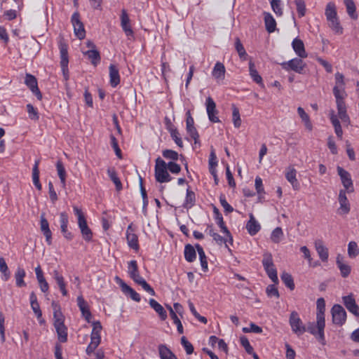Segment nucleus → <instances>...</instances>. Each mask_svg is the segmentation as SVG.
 Instances as JSON below:
<instances>
[{
	"label": "nucleus",
	"instance_id": "393cba45",
	"mask_svg": "<svg viewBox=\"0 0 359 359\" xmlns=\"http://www.w3.org/2000/svg\"><path fill=\"white\" fill-rule=\"evenodd\" d=\"M292 46L295 52V53L301 58L307 57V53L306 52L304 44L303 41L298 39L295 38L292 42Z\"/></svg>",
	"mask_w": 359,
	"mask_h": 359
},
{
	"label": "nucleus",
	"instance_id": "412c9836",
	"mask_svg": "<svg viewBox=\"0 0 359 359\" xmlns=\"http://www.w3.org/2000/svg\"><path fill=\"white\" fill-rule=\"evenodd\" d=\"M109 83L111 87L116 88L121 81V77L119 74V70L118 67L111 64L109 67Z\"/></svg>",
	"mask_w": 359,
	"mask_h": 359
},
{
	"label": "nucleus",
	"instance_id": "1a4fd4ad",
	"mask_svg": "<svg viewBox=\"0 0 359 359\" xmlns=\"http://www.w3.org/2000/svg\"><path fill=\"white\" fill-rule=\"evenodd\" d=\"M205 107L209 120L212 123L220 122L219 118L217 116L218 111L216 109V104L211 97L206 98Z\"/></svg>",
	"mask_w": 359,
	"mask_h": 359
},
{
	"label": "nucleus",
	"instance_id": "5fc2aeb1",
	"mask_svg": "<svg viewBox=\"0 0 359 359\" xmlns=\"http://www.w3.org/2000/svg\"><path fill=\"white\" fill-rule=\"evenodd\" d=\"M281 280L283 283L290 290H293L294 289V283L292 276L286 272H283L280 276Z\"/></svg>",
	"mask_w": 359,
	"mask_h": 359
},
{
	"label": "nucleus",
	"instance_id": "603ef678",
	"mask_svg": "<svg viewBox=\"0 0 359 359\" xmlns=\"http://www.w3.org/2000/svg\"><path fill=\"white\" fill-rule=\"evenodd\" d=\"M218 164L217 158L215 154V150L212 149L210 151L209 160H208V167L210 172H213L214 170H217V166Z\"/></svg>",
	"mask_w": 359,
	"mask_h": 359
},
{
	"label": "nucleus",
	"instance_id": "f3484780",
	"mask_svg": "<svg viewBox=\"0 0 359 359\" xmlns=\"http://www.w3.org/2000/svg\"><path fill=\"white\" fill-rule=\"evenodd\" d=\"M40 228L46 238V243L48 245H50L52 243V233L49 228L48 222L46 219L44 214H42L40 217Z\"/></svg>",
	"mask_w": 359,
	"mask_h": 359
},
{
	"label": "nucleus",
	"instance_id": "c03bdc74",
	"mask_svg": "<svg viewBox=\"0 0 359 359\" xmlns=\"http://www.w3.org/2000/svg\"><path fill=\"white\" fill-rule=\"evenodd\" d=\"M231 109H232V122H233V126L236 128H239L241 126V123H242L239 109L234 104H233L231 105Z\"/></svg>",
	"mask_w": 359,
	"mask_h": 359
},
{
	"label": "nucleus",
	"instance_id": "ddd939ff",
	"mask_svg": "<svg viewBox=\"0 0 359 359\" xmlns=\"http://www.w3.org/2000/svg\"><path fill=\"white\" fill-rule=\"evenodd\" d=\"M77 305L81 312L82 317H83L88 323H91L93 316L88 303L82 296H79L77 297Z\"/></svg>",
	"mask_w": 359,
	"mask_h": 359
},
{
	"label": "nucleus",
	"instance_id": "de8ad7c7",
	"mask_svg": "<svg viewBox=\"0 0 359 359\" xmlns=\"http://www.w3.org/2000/svg\"><path fill=\"white\" fill-rule=\"evenodd\" d=\"M325 15L326 17V20H330L331 18H334L337 17V8L333 2H329L326 7L325 11Z\"/></svg>",
	"mask_w": 359,
	"mask_h": 359
},
{
	"label": "nucleus",
	"instance_id": "e2e57ef3",
	"mask_svg": "<svg viewBox=\"0 0 359 359\" xmlns=\"http://www.w3.org/2000/svg\"><path fill=\"white\" fill-rule=\"evenodd\" d=\"M294 4L296 5V8L298 13V15L299 18H302L305 15L306 8V4L304 0H294Z\"/></svg>",
	"mask_w": 359,
	"mask_h": 359
},
{
	"label": "nucleus",
	"instance_id": "f03ea898",
	"mask_svg": "<svg viewBox=\"0 0 359 359\" xmlns=\"http://www.w3.org/2000/svg\"><path fill=\"white\" fill-rule=\"evenodd\" d=\"M167 163L160 157L155 161L154 176L156 182L159 183L169 182L172 180L167 168Z\"/></svg>",
	"mask_w": 359,
	"mask_h": 359
},
{
	"label": "nucleus",
	"instance_id": "69168bd1",
	"mask_svg": "<svg viewBox=\"0 0 359 359\" xmlns=\"http://www.w3.org/2000/svg\"><path fill=\"white\" fill-rule=\"evenodd\" d=\"M92 323L93 330L90 336L101 337L100 333L102 330V326L100 321H93Z\"/></svg>",
	"mask_w": 359,
	"mask_h": 359
},
{
	"label": "nucleus",
	"instance_id": "a19ab883",
	"mask_svg": "<svg viewBox=\"0 0 359 359\" xmlns=\"http://www.w3.org/2000/svg\"><path fill=\"white\" fill-rule=\"evenodd\" d=\"M196 202V195L195 193L190 190L189 189H187L186 197L184 200V203L183 204V207L187 210L191 208Z\"/></svg>",
	"mask_w": 359,
	"mask_h": 359
},
{
	"label": "nucleus",
	"instance_id": "aec40b11",
	"mask_svg": "<svg viewBox=\"0 0 359 359\" xmlns=\"http://www.w3.org/2000/svg\"><path fill=\"white\" fill-rule=\"evenodd\" d=\"M336 263L337 267L340 271V273L343 278H346L349 276L351 271V267L344 260V257L339 254L337 256Z\"/></svg>",
	"mask_w": 359,
	"mask_h": 359
},
{
	"label": "nucleus",
	"instance_id": "37998d69",
	"mask_svg": "<svg viewBox=\"0 0 359 359\" xmlns=\"http://www.w3.org/2000/svg\"><path fill=\"white\" fill-rule=\"evenodd\" d=\"M56 169L62 187H65L67 173L62 162L60 160L56 163Z\"/></svg>",
	"mask_w": 359,
	"mask_h": 359
},
{
	"label": "nucleus",
	"instance_id": "6e6d98bb",
	"mask_svg": "<svg viewBox=\"0 0 359 359\" xmlns=\"http://www.w3.org/2000/svg\"><path fill=\"white\" fill-rule=\"evenodd\" d=\"M60 62H69L68 46L65 43L60 42L59 44Z\"/></svg>",
	"mask_w": 359,
	"mask_h": 359
},
{
	"label": "nucleus",
	"instance_id": "c756f323",
	"mask_svg": "<svg viewBox=\"0 0 359 359\" xmlns=\"http://www.w3.org/2000/svg\"><path fill=\"white\" fill-rule=\"evenodd\" d=\"M285 178L291 184L294 190L299 188V183L297 179V170L294 168H288L285 171Z\"/></svg>",
	"mask_w": 359,
	"mask_h": 359
},
{
	"label": "nucleus",
	"instance_id": "4be33fe9",
	"mask_svg": "<svg viewBox=\"0 0 359 359\" xmlns=\"http://www.w3.org/2000/svg\"><path fill=\"white\" fill-rule=\"evenodd\" d=\"M126 240L128 246L135 250L139 249L137 236L133 232L132 226L129 225L126 230Z\"/></svg>",
	"mask_w": 359,
	"mask_h": 359
},
{
	"label": "nucleus",
	"instance_id": "cd10ccee",
	"mask_svg": "<svg viewBox=\"0 0 359 359\" xmlns=\"http://www.w3.org/2000/svg\"><path fill=\"white\" fill-rule=\"evenodd\" d=\"M73 211H74V215L77 217V223H78L79 228L80 229V231H82L83 229L88 228L86 219L85 217V215H84L82 210L80 208H79L78 206L74 205Z\"/></svg>",
	"mask_w": 359,
	"mask_h": 359
},
{
	"label": "nucleus",
	"instance_id": "4c0bfd02",
	"mask_svg": "<svg viewBox=\"0 0 359 359\" xmlns=\"http://www.w3.org/2000/svg\"><path fill=\"white\" fill-rule=\"evenodd\" d=\"M264 23L266 29L269 33H272L275 31L276 22L271 13H264Z\"/></svg>",
	"mask_w": 359,
	"mask_h": 359
},
{
	"label": "nucleus",
	"instance_id": "864d4df0",
	"mask_svg": "<svg viewBox=\"0 0 359 359\" xmlns=\"http://www.w3.org/2000/svg\"><path fill=\"white\" fill-rule=\"evenodd\" d=\"M235 48L238 52L240 59L242 60H246L248 58V54L238 38L236 39Z\"/></svg>",
	"mask_w": 359,
	"mask_h": 359
},
{
	"label": "nucleus",
	"instance_id": "9b49d317",
	"mask_svg": "<svg viewBox=\"0 0 359 359\" xmlns=\"http://www.w3.org/2000/svg\"><path fill=\"white\" fill-rule=\"evenodd\" d=\"M25 83L32 93L36 95L39 100L42 99V94L38 87L37 80L35 76L30 74H27L25 79Z\"/></svg>",
	"mask_w": 359,
	"mask_h": 359
},
{
	"label": "nucleus",
	"instance_id": "3c124183",
	"mask_svg": "<svg viewBox=\"0 0 359 359\" xmlns=\"http://www.w3.org/2000/svg\"><path fill=\"white\" fill-rule=\"evenodd\" d=\"M158 351L161 359H177L171 351L164 345H160Z\"/></svg>",
	"mask_w": 359,
	"mask_h": 359
},
{
	"label": "nucleus",
	"instance_id": "774afa93",
	"mask_svg": "<svg viewBox=\"0 0 359 359\" xmlns=\"http://www.w3.org/2000/svg\"><path fill=\"white\" fill-rule=\"evenodd\" d=\"M271 6L273 11L278 16L283 15L281 1L280 0H272Z\"/></svg>",
	"mask_w": 359,
	"mask_h": 359
},
{
	"label": "nucleus",
	"instance_id": "338daca9",
	"mask_svg": "<svg viewBox=\"0 0 359 359\" xmlns=\"http://www.w3.org/2000/svg\"><path fill=\"white\" fill-rule=\"evenodd\" d=\"M344 4L346 8L348 14L353 18H355V6L353 0H344Z\"/></svg>",
	"mask_w": 359,
	"mask_h": 359
},
{
	"label": "nucleus",
	"instance_id": "09e8293b",
	"mask_svg": "<svg viewBox=\"0 0 359 359\" xmlns=\"http://www.w3.org/2000/svg\"><path fill=\"white\" fill-rule=\"evenodd\" d=\"M168 309L170 311V318L173 320V323L177 326V332L180 334H182L184 332V328L181 323V320L178 318L177 315L175 314V311H173V309H172L171 306H168Z\"/></svg>",
	"mask_w": 359,
	"mask_h": 359
},
{
	"label": "nucleus",
	"instance_id": "dca6fc26",
	"mask_svg": "<svg viewBox=\"0 0 359 359\" xmlns=\"http://www.w3.org/2000/svg\"><path fill=\"white\" fill-rule=\"evenodd\" d=\"M344 304L349 312L354 316H359V306L356 304L355 299L352 294L344 296L342 297Z\"/></svg>",
	"mask_w": 359,
	"mask_h": 359
},
{
	"label": "nucleus",
	"instance_id": "ea45409f",
	"mask_svg": "<svg viewBox=\"0 0 359 359\" xmlns=\"http://www.w3.org/2000/svg\"><path fill=\"white\" fill-rule=\"evenodd\" d=\"M196 249L198 256H199V259H200L202 270L204 272H206L208 270V266L207 257L205 254V252H204L203 248L199 244L196 245Z\"/></svg>",
	"mask_w": 359,
	"mask_h": 359
},
{
	"label": "nucleus",
	"instance_id": "a878e982",
	"mask_svg": "<svg viewBox=\"0 0 359 359\" xmlns=\"http://www.w3.org/2000/svg\"><path fill=\"white\" fill-rule=\"evenodd\" d=\"M314 245L321 261L327 262L329 257L328 249L323 245V242L321 240H316Z\"/></svg>",
	"mask_w": 359,
	"mask_h": 359
},
{
	"label": "nucleus",
	"instance_id": "5701e85b",
	"mask_svg": "<svg viewBox=\"0 0 359 359\" xmlns=\"http://www.w3.org/2000/svg\"><path fill=\"white\" fill-rule=\"evenodd\" d=\"M121 25L128 37L133 36L134 32L130 25V19L125 10L122 11L121 15Z\"/></svg>",
	"mask_w": 359,
	"mask_h": 359
},
{
	"label": "nucleus",
	"instance_id": "f704fd0d",
	"mask_svg": "<svg viewBox=\"0 0 359 359\" xmlns=\"http://www.w3.org/2000/svg\"><path fill=\"white\" fill-rule=\"evenodd\" d=\"M39 160H36L34 165L32 168V181L35 187L41 191L42 189L41 184L39 181Z\"/></svg>",
	"mask_w": 359,
	"mask_h": 359
},
{
	"label": "nucleus",
	"instance_id": "79ce46f5",
	"mask_svg": "<svg viewBox=\"0 0 359 359\" xmlns=\"http://www.w3.org/2000/svg\"><path fill=\"white\" fill-rule=\"evenodd\" d=\"M184 258L188 262H193L196 258V249L191 244H187L184 247Z\"/></svg>",
	"mask_w": 359,
	"mask_h": 359
},
{
	"label": "nucleus",
	"instance_id": "6ab92c4d",
	"mask_svg": "<svg viewBox=\"0 0 359 359\" xmlns=\"http://www.w3.org/2000/svg\"><path fill=\"white\" fill-rule=\"evenodd\" d=\"M345 99L336 100V104L338 111V118L346 124H348L349 117L346 113V106L344 102Z\"/></svg>",
	"mask_w": 359,
	"mask_h": 359
},
{
	"label": "nucleus",
	"instance_id": "49530a36",
	"mask_svg": "<svg viewBox=\"0 0 359 359\" xmlns=\"http://www.w3.org/2000/svg\"><path fill=\"white\" fill-rule=\"evenodd\" d=\"M88 57L94 66H96L100 61V53L95 49H90L83 53Z\"/></svg>",
	"mask_w": 359,
	"mask_h": 359
},
{
	"label": "nucleus",
	"instance_id": "a18cd8bd",
	"mask_svg": "<svg viewBox=\"0 0 359 359\" xmlns=\"http://www.w3.org/2000/svg\"><path fill=\"white\" fill-rule=\"evenodd\" d=\"M26 276L24 269L18 267L15 273V278L16 285L19 287H25L26 283L24 281V278Z\"/></svg>",
	"mask_w": 359,
	"mask_h": 359
},
{
	"label": "nucleus",
	"instance_id": "2f4dec72",
	"mask_svg": "<svg viewBox=\"0 0 359 359\" xmlns=\"http://www.w3.org/2000/svg\"><path fill=\"white\" fill-rule=\"evenodd\" d=\"M316 322H325V302L323 297L318 298L316 302Z\"/></svg>",
	"mask_w": 359,
	"mask_h": 359
},
{
	"label": "nucleus",
	"instance_id": "b1692460",
	"mask_svg": "<svg viewBox=\"0 0 359 359\" xmlns=\"http://www.w3.org/2000/svg\"><path fill=\"white\" fill-rule=\"evenodd\" d=\"M51 307L53 311V325L65 323V316L61 311L60 305L58 302L53 301Z\"/></svg>",
	"mask_w": 359,
	"mask_h": 359
},
{
	"label": "nucleus",
	"instance_id": "58836bf2",
	"mask_svg": "<svg viewBox=\"0 0 359 359\" xmlns=\"http://www.w3.org/2000/svg\"><path fill=\"white\" fill-rule=\"evenodd\" d=\"M297 113H298L299 116H300L302 122H304L305 128L309 131H311L313 129V125L311 122V120H310V118H309V116L308 115V114L306 113L304 109L301 107H299L297 108Z\"/></svg>",
	"mask_w": 359,
	"mask_h": 359
},
{
	"label": "nucleus",
	"instance_id": "7ed1b4c3",
	"mask_svg": "<svg viewBox=\"0 0 359 359\" xmlns=\"http://www.w3.org/2000/svg\"><path fill=\"white\" fill-rule=\"evenodd\" d=\"M262 264L269 278L274 283H278L277 270L273 262V257L271 253L266 252L263 255Z\"/></svg>",
	"mask_w": 359,
	"mask_h": 359
},
{
	"label": "nucleus",
	"instance_id": "8fccbe9b",
	"mask_svg": "<svg viewBox=\"0 0 359 359\" xmlns=\"http://www.w3.org/2000/svg\"><path fill=\"white\" fill-rule=\"evenodd\" d=\"M107 174L111 180L114 183L116 189L118 191L121 190L122 189V184L117 176L115 169L112 168H108Z\"/></svg>",
	"mask_w": 359,
	"mask_h": 359
},
{
	"label": "nucleus",
	"instance_id": "bf43d9fd",
	"mask_svg": "<svg viewBox=\"0 0 359 359\" xmlns=\"http://www.w3.org/2000/svg\"><path fill=\"white\" fill-rule=\"evenodd\" d=\"M217 224L221 229V231L226 234L227 237H229L231 240H232V237L231 236V233L226 226H225L223 217L221 215H217V217H216Z\"/></svg>",
	"mask_w": 359,
	"mask_h": 359
},
{
	"label": "nucleus",
	"instance_id": "052dcab7",
	"mask_svg": "<svg viewBox=\"0 0 359 359\" xmlns=\"http://www.w3.org/2000/svg\"><path fill=\"white\" fill-rule=\"evenodd\" d=\"M162 154L165 158L170 160V161L173 162L175 161H177L180 157V154L177 151L171 149L163 150Z\"/></svg>",
	"mask_w": 359,
	"mask_h": 359
},
{
	"label": "nucleus",
	"instance_id": "c9c22d12",
	"mask_svg": "<svg viewBox=\"0 0 359 359\" xmlns=\"http://www.w3.org/2000/svg\"><path fill=\"white\" fill-rule=\"evenodd\" d=\"M249 72L250 77L255 83L263 86L262 78L255 69V63L251 59L249 61Z\"/></svg>",
	"mask_w": 359,
	"mask_h": 359
},
{
	"label": "nucleus",
	"instance_id": "39448f33",
	"mask_svg": "<svg viewBox=\"0 0 359 359\" xmlns=\"http://www.w3.org/2000/svg\"><path fill=\"white\" fill-rule=\"evenodd\" d=\"M289 324L293 333L297 336H300L306 332V327L304 325L299 315L295 311L290 313Z\"/></svg>",
	"mask_w": 359,
	"mask_h": 359
},
{
	"label": "nucleus",
	"instance_id": "72a5a7b5",
	"mask_svg": "<svg viewBox=\"0 0 359 359\" xmlns=\"http://www.w3.org/2000/svg\"><path fill=\"white\" fill-rule=\"evenodd\" d=\"M149 306L158 314L162 320L167 318V312L164 308L154 299H150L149 301Z\"/></svg>",
	"mask_w": 359,
	"mask_h": 359
},
{
	"label": "nucleus",
	"instance_id": "7c9ffc66",
	"mask_svg": "<svg viewBox=\"0 0 359 359\" xmlns=\"http://www.w3.org/2000/svg\"><path fill=\"white\" fill-rule=\"evenodd\" d=\"M246 229L251 236H255L261 229L259 223L256 220L252 214L250 215V219L246 224Z\"/></svg>",
	"mask_w": 359,
	"mask_h": 359
},
{
	"label": "nucleus",
	"instance_id": "473e14b6",
	"mask_svg": "<svg viewBox=\"0 0 359 359\" xmlns=\"http://www.w3.org/2000/svg\"><path fill=\"white\" fill-rule=\"evenodd\" d=\"M325 327V322H316L317 332H316V334H313V336L323 346L326 344Z\"/></svg>",
	"mask_w": 359,
	"mask_h": 359
},
{
	"label": "nucleus",
	"instance_id": "4d7b16f0",
	"mask_svg": "<svg viewBox=\"0 0 359 359\" xmlns=\"http://www.w3.org/2000/svg\"><path fill=\"white\" fill-rule=\"evenodd\" d=\"M0 271L3 273L2 280L7 281L10 278V272L5 259L0 257Z\"/></svg>",
	"mask_w": 359,
	"mask_h": 359
},
{
	"label": "nucleus",
	"instance_id": "680f3d73",
	"mask_svg": "<svg viewBox=\"0 0 359 359\" xmlns=\"http://www.w3.org/2000/svg\"><path fill=\"white\" fill-rule=\"evenodd\" d=\"M359 254V248L355 241L349 242L348 245V255L351 258L355 257Z\"/></svg>",
	"mask_w": 359,
	"mask_h": 359
},
{
	"label": "nucleus",
	"instance_id": "e433bc0d",
	"mask_svg": "<svg viewBox=\"0 0 359 359\" xmlns=\"http://www.w3.org/2000/svg\"><path fill=\"white\" fill-rule=\"evenodd\" d=\"M328 27L334 32L336 34H341L343 33V27L340 24L339 19L337 17L327 20Z\"/></svg>",
	"mask_w": 359,
	"mask_h": 359
},
{
	"label": "nucleus",
	"instance_id": "f8f14e48",
	"mask_svg": "<svg viewBox=\"0 0 359 359\" xmlns=\"http://www.w3.org/2000/svg\"><path fill=\"white\" fill-rule=\"evenodd\" d=\"M117 283L121 287L123 292L129 296L133 301L136 302H140L141 300V297L140 294H138L135 290H133L131 287L128 285L126 283H124L121 278L118 277L116 278Z\"/></svg>",
	"mask_w": 359,
	"mask_h": 359
},
{
	"label": "nucleus",
	"instance_id": "9d476101",
	"mask_svg": "<svg viewBox=\"0 0 359 359\" xmlns=\"http://www.w3.org/2000/svg\"><path fill=\"white\" fill-rule=\"evenodd\" d=\"M71 21L74 27L75 35L80 39H83L85 37V29L78 12L73 13Z\"/></svg>",
	"mask_w": 359,
	"mask_h": 359
},
{
	"label": "nucleus",
	"instance_id": "13d9d810",
	"mask_svg": "<svg viewBox=\"0 0 359 359\" xmlns=\"http://www.w3.org/2000/svg\"><path fill=\"white\" fill-rule=\"evenodd\" d=\"M283 237V231L280 227L274 229L271 234V240L275 243H279Z\"/></svg>",
	"mask_w": 359,
	"mask_h": 359
},
{
	"label": "nucleus",
	"instance_id": "c85d7f7f",
	"mask_svg": "<svg viewBox=\"0 0 359 359\" xmlns=\"http://www.w3.org/2000/svg\"><path fill=\"white\" fill-rule=\"evenodd\" d=\"M55 329L57 339L60 343H65L67 341L68 332L67 327L65 325V323L53 325Z\"/></svg>",
	"mask_w": 359,
	"mask_h": 359
},
{
	"label": "nucleus",
	"instance_id": "f257e3e1",
	"mask_svg": "<svg viewBox=\"0 0 359 359\" xmlns=\"http://www.w3.org/2000/svg\"><path fill=\"white\" fill-rule=\"evenodd\" d=\"M128 272L133 281L140 285L146 292L152 296L156 294L154 290L140 275L137 261L131 260L128 262Z\"/></svg>",
	"mask_w": 359,
	"mask_h": 359
},
{
	"label": "nucleus",
	"instance_id": "4468645a",
	"mask_svg": "<svg viewBox=\"0 0 359 359\" xmlns=\"http://www.w3.org/2000/svg\"><path fill=\"white\" fill-rule=\"evenodd\" d=\"M346 192L344 189H341L339 193L338 201L339 208L338 209L339 214L346 215L350 211V203L346 195Z\"/></svg>",
	"mask_w": 359,
	"mask_h": 359
},
{
	"label": "nucleus",
	"instance_id": "6e6552de",
	"mask_svg": "<svg viewBox=\"0 0 359 359\" xmlns=\"http://www.w3.org/2000/svg\"><path fill=\"white\" fill-rule=\"evenodd\" d=\"M337 172L346 192H353L354 191L353 184L350 173L339 166L337 167Z\"/></svg>",
	"mask_w": 359,
	"mask_h": 359
},
{
	"label": "nucleus",
	"instance_id": "423d86ee",
	"mask_svg": "<svg viewBox=\"0 0 359 359\" xmlns=\"http://www.w3.org/2000/svg\"><path fill=\"white\" fill-rule=\"evenodd\" d=\"M282 67L286 71L292 70L298 74H302L306 67L305 62L301 57H295L281 64Z\"/></svg>",
	"mask_w": 359,
	"mask_h": 359
},
{
	"label": "nucleus",
	"instance_id": "bb28decb",
	"mask_svg": "<svg viewBox=\"0 0 359 359\" xmlns=\"http://www.w3.org/2000/svg\"><path fill=\"white\" fill-rule=\"evenodd\" d=\"M53 278L57 284V286L63 296H67L68 292L66 289L67 284L65 281L63 276L57 271L54 270L53 271Z\"/></svg>",
	"mask_w": 359,
	"mask_h": 359
},
{
	"label": "nucleus",
	"instance_id": "a211bd4d",
	"mask_svg": "<svg viewBox=\"0 0 359 359\" xmlns=\"http://www.w3.org/2000/svg\"><path fill=\"white\" fill-rule=\"evenodd\" d=\"M225 73L226 69L224 64L220 62H217L212 69V76L218 83L224 81Z\"/></svg>",
	"mask_w": 359,
	"mask_h": 359
},
{
	"label": "nucleus",
	"instance_id": "2eb2a0df",
	"mask_svg": "<svg viewBox=\"0 0 359 359\" xmlns=\"http://www.w3.org/2000/svg\"><path fill=\"white\" fill-rule=\"evenodd\" d=\"M60 224L61 232L64 237L69 241L73 238L72 233L68 231L69 219L66 212H62L60 214Z\"/></svg>",
	"mask_w": 359,
	"mask_h": 359
},
{
	"label": "nucleus",
	"instance_id": "0eeeda50",
	"mask_svg": "<svg viewBox=\"0 0 359 359\" xmlns=\"http://www.w3.org/2000/svg\"><path fill=\"white\" fill-rule=\"evenodd\" d=\"M332 322L335 325H342L346 320V312L339 304H334L331 310Z\"/></svg>",
	"mask_w": 359,
	"mask_h": 359
},
{
	"label": "nucleus",
	"instance_id": "0e129e2a",
	"mask_svg": "<svg viewBox=\"0 0 359 359\" xmlns=\"http://www.w3.org/2000/svg\"><path fill=\"white\" fill-rule=\"evenodd\" d=\"M170 134L172 137V139L174 140L175 144L180 147H183V142L182 140V138L180 137V135L178 132V130L176 128H170Z\"/></svg>",
	"mask_w": 359,
	"mask_h": 359
},
{
	"label": "nucleus",
	"instance_id": "20e7f679",
	"mask_svg": "<svg viewBox=\"0 0 359 359\" xmlns=\"http://www.w3.org/2000/svg\"><path fill=\"white\" fill-rule=\"evenodd\" d=\"M335 85L333 88V94L335 100L345 99L347 93L345 90L346 83L344 75L340 72H337L334 75Z\"/></svg>",
	"mask_w": 359,
	"mask_h": 359
}]
</instances>
